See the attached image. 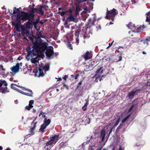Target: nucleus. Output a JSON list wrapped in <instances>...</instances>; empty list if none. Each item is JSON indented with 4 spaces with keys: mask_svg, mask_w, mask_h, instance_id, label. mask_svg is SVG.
Instances as JSON below:
<instances>
[{
    "mask_svg": "<svg viewBox=\"0 0 150 150\" xmlns=\"http://www.w3.org/2000/svg\"><path fill=\"white\" fill-rule=\"evenodd\" d=\"M0 69H1L3 71H4L5 70V69L3 68V66L2 65H0Z\"/></svg>",
    "mask_w": 150,
    "mask_h": 150,
    "instance_id": "45",
    "label": "nucleus"
},
{
    "mask_svg": "<svg viewBox=\"0 0 150 150\" xmlns=\"http://www.w3.org/2000/svg\"><path fill=\"white\" fill-rule=\"evenodd\" d=\"M129 116H130V115H127L125 117H124L122 119V123H124L125 122H126L127 120L128 119Z\"/></svg>",
    "mask_w": 150,
    "mask_h": 150,
    "instance_id": "26",
    "label": "nucleus"
},
{
    "mask_svg": "<svg viewBox=\"0 0 150 150\" xmlns=\"http://www.w3.org/2000/svg\"><path fill=\"white\" fill-rule=\"evenodd\" d=\"M68 145L67 142H62L60 144V147L61 148H63L64 147L67 146Z\"/></svg>",
    "mask_w": 150,
    "mask_h": 150,
    "instance_id": "25",
    "label": "nucleus"
},
{
    "mask_svg": "<svg viewBox=\"0 0 150 150\" xmlns=\"http://www.w3.org/2000/svg\"><path fill=\"white\" fill-rule=\"evenodd\" d=\"M79 32L78 30H77L75 31V35L76 37H78L79 36Z\"/></svg>",
    "mask_w": 150,
    "mask_h": 150,
    "instance_id": "34",
    "label": "nucleus"
},
{
    "mask_svg": "<svg viewBox=\"0 0 150 150\" xmlns=\"http://www.w3.org/2000/svg\"><path fill=\"white\" fill-rule=\"evenodd\" d=\"M18 100H16L14 101V103L16 104L18 103Z\"/></svg>",
    "mask_w": 150,
    "mask_h": 150,
    "instance_id": "52",
    "label": "nucleus"
},
{
    "mask_svg": "<svg viewBox=\"0 0 150 150\" xmlns=\"http://www.w3.org/2000/svg\"><path fill=\"white\" fill-rule=\"evenodd\" d=\"M147 86H150V83H149V82H148L147 84H146Z\"/></svg>",
    "mask_w": 150,
    "mask_h": 150,
    "instance_id": "57",
    "label": "nucleus"
},
{
    "mask_svg": "<svg viewBox=\"0 0 150 150\" xmlns=\"http://www.w3.org/2000/svg\"><path fill=\"white\" fill-rule=\"evenodd\" d=\"M45 112H43L42 111H41L40 112V113L39 115V116H40L41 115H42V117H43L45 118H46V117L45 115Z\"/></svg>",
    "mask_w": 150,
    "mask_h": 150,
    "instance_id": "32",
    "label": "nucleus"
},
{
    "mask_svg": "<svg viewBox=\"0 0 150 150\" xmlns=\"http://www.w3.org/2000/svg\"><path fill=\"white\" fill-rule=\"evenodd\" d=\"M42 31H41L37 32L35 40L33 42V47L36 49V50L38 51H44L45 52V54L47 57L50 58H53L54 51L53 47L52 46L47 47L48 44L42 40L41 38H44L47 40V38L42 35Z\"/></svg>",
    "mask_w": 150,
    "mask_h": 150,
    "instance_id": "1",
    "label": "nucleus"
},
{
    "mask_svg": "<svg viewBox=\"0 0 150 150\" xmlns=\"http://www.w3.org/2000/svg\"><path fill=\"white\" fill-rule=\"evenodd\" d=\"M133 107V105H132L131 107V108H130V109L129 110L128 112H130L131 111Z\"/></svg>",
    "mask_w": 150,
    "mask_h": 150,
    "instance_id": "47",
    "label": "nucleus"
},
{
    "mask_svg": "<svg viewBox=\"0 0 150 150\" xmlns=\"http://www.w3.org/2000/svg\"><path fill=\"white\" fill-rule=\"evenodd\" d=\"M22 59V57H21V56H19V57L18 58H17V59L19 60H21V59Z\"/></svg>",
    "mask_w": 150,
    "mask_h": 150,
    "instance_id": "50",
    "label": "nucleus"
},
{
    "mask_svg": "<svg viewBox=\"0 0 150 150\" xmlns=\"http://www.w3.org/2000/svg\"><path fill=\"white\" fill-rule=\"evenodd\" d=\"M4 27L2 25H0V32H1L4 30Z\"/></svg>",
    "mask_w": 150,
    "mask_h": 150,
    "instance_id": "37",
    "label": "nucleus"
},
{
    "mask_svg": "<svg viewBox=\"0 0 150 150\" xmlns=\"http://www.w3.org/2000/svg\"><path fill=\"white\" fill-rule=\"evenodd\" d=\"M76 12L78 13L81 10V9L79 8L78 6H76Z\"/></svg>",
    "mask_w": 150,
    "mask_h": 150,
    "instance_id": "40",
    "label": "nucleus"
},
{
    "mask_svg": "<svg viewBox=\"0 0 150 150\" xmlns=\"http://www.w3.org/2000/svg\"><path fill=\"white\" fill-rule=\"evenodd\" d=\"M34 121H35V120H33V122H32V124H33V127L32 128H33L34 130H35V128H36V124H37V122H34Z\"/></svg>",
    "mask_w": 150,
    "mask_h": 150,
    "instance_id": "33",
    "label": "nucleus"
},
{
    "mask_svg": "<svg viewBox=\"0 0 150 150\" xmlns=\"http://www.w3.org/2000/svg\"><path fill=\"white\" fill-rule=\"evenodd\" d=\"M103 71L102 67L100 68L97 70L96 74V76L97 77L95 80L97 82L98 80H99L100 81L101 80L102 77L104 76L103 74H102Z\"/></svg>",
    "mask_w": 150,
    "mask_h": 150,
    "instance_id": "13",
    "label": "nucleus"
},
{
    "mask_svg": "<svg viewBox=\"0 0 150 150\" xmlns=\"http://www.w3.org/2000/svg\"><path fill=\"white\" fill-rule=\"evenodd\" d=\"M13 82H18V81L17 80H13Z\"/></svg>",
    "mask_w": 150,
    "mask_h": 150,
    "instance_id": "58",
    "label": "nucleus"
},
{
    "mask_svg": "<svg viewBox=\"0 0 150 150\" xmlns=\"http://www.w3.org/2000/svg\"><path fill=\"white\" fill-rule=\"evenodd\" d=\"M113 128V126L111 124L105 126L102 129L100 132V137L102 139V141L103 142L105 137L106 135V138L107 140L108 139L110 135L112 132Z\"/></svg>",
    "mask_w": 150,
    "mask_h": 150,
    "instance_id": "4",
    "label": "nucleus"
},
{
    "mask_svg": "<svg viewBox=\"0 0 150 150\" xmlns=\"http://www.w3.org/2000/svg\"><path fill=\"white\" fill-rule=\"evenodd\" d=\"M67 11V13H69L70 14V15H72L73 14L72 11L71 9H69L67 11Z\"/></svg>",
    "mask_w": 150,
    "mask_h": 150,
    "instance_id": "39",
    "label": "nucleus"
},
{
    "mask_svg": "<svg viewBox=\"0 0 150 150\" xmlns=\"http://www.w3.org/2000/svg\"><path fill=\"white\" fill-rule=\"evenodd\" d=\"M113 42L114 41H113L111 43H109V47H110L112 45Z\"/></svg>",
    "mask_w": 150,
    "mask_h": 150,
    "instance_id": "49",
    "label": "nucleus"
},
{
    "mask_svg": "<svg viewBox=\"0 0 150 150\" xmlns=\"http://www.w3.org/2000/svg\"><path fill=\"white\" fill-rule=\"evenodd\" d=\"M39 57H36L31 59V62L32 63L36 65H37L39 64Z\"/></svg>",
    "mask_w": 150,
    "mask_h": 150,
    "instance_id": "20",
    "label": "nucleus"
},
{
    "mask_svg": "<svg viewBox=\"0 0 150 150\" xmlns=\"http://www.w3.org/2000/svg\"><path fill=\"white\" fill-rule=\"evenodd\" d=\"M90 36L86 33L85 31H82L81 32L80 37H76L74 42V43L76 45H78L79 43L80 38L81 37V39L83 41L84 43H85L86 40H88Z\"/></svg>",
    "mask_w": 150,
    "mask_h": 150,
    "instance_id": "8",
    "label": "nucleus"
},
{
    "mask_svg": "<svg viewBox=\"0 0 150 150\" xmlns=\"http://www.w3.org/2000/svg\"><path fill=\"white\" fill-rule=\"evenodd\" d=\"M21 21L14 20L12 23V25L15 27L16 30L18 31H20L19 27L21 24Z\"/></svg>",
    "mask_w": 150,
    "mask_h": 150,
    "instance_id": "16",
    "label": "nucleus"
},
{
    "mask_svg": "<svg viewBox=\"0 0 150 150\" xmlns=\"http://www.w3.org/2000/svg\"><path fill=\"white\" fill-rule=\"evenodd\" d=\"M59 14L62 16H64L65 15L67 14V11H62V12H59Z\"/></svg>",
    "mask_w": 150,
    "mask_h": 150,
    "instance_id": "29",
    "label": "nucleus"
},
{
    "mask_svg": "<svg viewBox=\"0 0 150 150\" xmlns=\"http://www.w3.org/2000/svg\"><path fill=\"white\" fill-rule=\"evenodd\" d=\"M113 24V23H112L111 22H110V24Z\"/></svg>",
    "mask_w": 150,
    "mask_h": 150,
    "instance_id": "64",
    "label": "nucleus"
},
{
    "mask_svg": "<svg viewBox=\"0 0 150 150\" xmlns=\"http://www.w3.org/2000/svg\"><path fill=\"white\" fill-rule=\"evenodd\" d=\"M34 101L33 100H30L29 102V105L30 106H31V105H32L34 104Z\"/></svg>",
    "mask_w": 150,
    "mask_h": 150,
    "instance_id": "38",
    "label": "nucleus"
},
{
    "mask_svg": "<svg viewBox=\"0 0 150 150\" xmlns=\"http://www.w3.org/2000/svg\"><path fill=\"white\" fill-rule=\"evenodd\" d=\"M93 8V7L92 5H91L88 4L87 6H86L85 7H84V11L83 12L85 13H89L90 12L89 10L92 9Z\"/></svg>",
    "mask_w": 150,
    "mask_h": 150,
    "instance_id": "18",
    "label": "nucleus"
},
{
    "mask_svg": "<svg viewBox=\"0 0 150 150\" xmlns=\"http://www.w3.org/2000/svg\"><path fill=\"white\" fill-rule=\"evenodd\" d=\"M82 81H81L78 83V84L79 85H81V84Z\"/></svg>",
    "mask_w": 150,
    "mask_h": 150,
    "instance_id": "53",
    "label": "nucleus"
},
{
    "mask_svg": "<svg viewBox=\"0 0 150 150\" xmlns=\"http://www.w3.org/2000/svg\"><path fill=\"white\" fill-rule=\"evenodd\" d=\"M49 69V67L48 65H45L43 67H40L37 70L35 75L38 77L40 76H44L46 72L48 71Z\"/></svg>",
    "mask_w": 150,
    "mask_h": 150,
    "instance_id": "7",
    "label": "nucleus"
},
{
    "mask_svg": "<svg viewBox=\"0 0 150 150\" xmlns=\"http://www.w3.org/2000/svg\"><path fill=\"white\" fill-rule=\"evenodd\" d=\"M13 13L15 14L13 21L14 20H23L24 19L25 16L29 14L25 12L21 11L19 9H17L16 7L13 8Z\"/></svg>",
    "mask_w": 150,
    "mask_h": 150,
    "instance_id": "5",
    "label": "nucleus"
},
{
    "mask_svg": "<svg viewBox=\"0 0 150 150\" xmlns=\"http://www.w3.org/2000/svg\"><path fill=\"white\" fill-rule=\"evenodd\" d=\"M140 91V90L139 89H134L128 93L127 96L130 99L132 100L134 96L137 94V93L139 92Z\"/></svg>",
    "mask_w": 150,
    "mask_h": 150,
    "instance_id": "14",
    "label": "nucleus"
},
{
    "mask_svg": "<svg viewBox=\"0 0 150 150\" xmlns=\"http://www.w3.org/2000/svg\"><path fill=\"white\" fill-rule=\"evenodd\" d=\"M79 76V74H77L75 75H71V76L73 78V79H76Z\"/></svg>",
    "mask_w": 150,
    "mask_h": 150,
    "instance_id": "30",
    "label": "nucleus"
},
{
    "mask_svg": "<svg viewBox=\"0 0 150 150\" xmlns=\"http://www.w3.org/2000/svg\"><path fill=\"white\" fill-rule=\"evenodd\" d=\"M144 44H146H146H147V45H148V42H146H146H144Z\"/></svg>",
    "mask_w": 150,
    "mask_h": 150,
    "instance_id": "56",
    "label": "nucleus"
},
{
    "mask_svg": "<svg viewBox=\"0 0 150 150\" xmlns=\"http://www.w3.org/2000/svg\"><path fill=\"white\" fill-rule=\"evenodd\" d=\"M34 130L33 129V128H31L29 131L30 133L28 134L27 135H26L25 137L26 138H27L28 137L30 136L31 135H33L34 134Z\"/></svg>",
    "mask_w": 150,
    "mask_h": 150,
    "instance_id": "23",
    "label": "nucleus"
},
{
    "mask_svg": "<svg viewBox=\"0 0 150 150\" xmlns=\"http://www.w3.org/2000/svg\"><path fill=\"white\" fill-rule=\"evenodd\" d=\"M36 111V110L35 109H33V112L34 113H35Z\"/></svg>",
    "mask_w": 150,
    "mask_h": 150,
    "instance_id": "55",
    "label": "nucleus"
},
{
    "mask_svg": "<svg viewBox=\"0 0 150 150\" xmlns=\"http://www.w3.org/2000/svg\"><path fill=\"white\" fill-rule=\"evenodd\" d=\"M35 15L33 13H29L25 16V17L23 20L25 19L28 20L25 25V28L27 29H30L32 28L33 25H34L35 27V25L38 23V20L37 19L36 21H34V18Z\"/></svg>",
    "mask_w": 150,
    "mask_h": 150,
    "instance_id": "3",
    "label": "nucleus"
},
{
    "mask_svg": "<svg viewBox=\"0 0 150 150\" xmlns=\"http://www.w3.org/2000/svg\"><path fill=\"white\" fill-rule=\"evenodd\" d=\"M146 42H148L150 41V38H146Z\"/></svg>",
    "mask_w": 150,
    "mask_h": 150,
    "instance_id": "51",
    "label": "nucleus"
},
{
    "mask_svg": "<svg viewBox=\"0 0 150 150\" xmlns=\"http://www.w3.org/2000/svg\"><path fill=\"white\" fill-rule=\"evenodd\" d=\"M22 63H17L15 66H13L12 67H11V69L13 73H17L19 71L20 65H21V66H22Z\"/></svg>",
    "mask_w": 150,
    "mask_h": 150,
    "instance_id": "15",
    "label": "nucleus"
},
{
    "mask_svg": "<svg viewBox=\"0 0 150 150\" xmlns=\"http://www.w3.org/2000/svg\"><path fill=\"white\" fill-rule=\"evenodd\" d=\"M68 77V76L67 75H65L64 77H63V79L64 80H66V79Z\"/></svg>",
    "mask_w": 150,
    "mask_h": 150,
    "instance_id": "48",
    "label": "nucleus"
},
{
    "mask_svg": "<svg viewBox=\"0 0 150 150\" xmlns=\"http://www.w3.org/2000/svg\"><path fill=\"white\" fill-rule=\"evenodd\" d=\"M122 126V125L121 124H120L118 127L117 128L116 130H118L119 129H120Z\"/></svg>",
    "mask_w": 150,
    "mask_h": 150,
    "instance_id": "42",
    "label": "nucleus"
},
{
    "mask_svg": "<svg viewBox=\"0 0 150 150\" xmlns=\"http://www.w3.org/2000/svg\"><path fill=\"white\" fill-rule=\"evenodd\" d=\"M44 53V51H38L36 50V48H34L33 46V50L32 51H29L28 52V54L26 57V59L27 60L30 59V56H34L36 55L42 54Z\"/></svg>",
    "mask_w": 150,
    "mask_h": 150,
    "instance_id": "9",
    "label": "nucleus"
},
{
    "mask_svg": "<svg viewBox=\"0 0 150 150\" xmlns=\"http://www.w3.org/2000/svg\"><path fill=\"white\" fill-rule=\"evenodd\" d=\"M142 53H143V54H146V52H145V51H143V52H142Z\"/></svg>",
    "mask_w": 150,
    "mask_h": 150,
    "instance_id": "60",
    "label": "nucleus"
},
{
    "mask_svg": "<svg viewBox=\"0 0 150 150\" xmlns=\"http://www.w3.org/2000/svg\"><path fill=\"white\" fill-rule=\"evenodd\" d=\"M8 84L5 80L2 79L0 80V92L2 93L9 92L7 86Z\"/></svg>",
    "mask_w": 150,
    "mask_h": 150,
    "instance_id": "10",
    "label": "nucleus"
},
{
    "mask_svg": "<svg viewBox=\"0 0 150 150\" xmlns=\"http://www.w3.org/2000/svg\"><path fill=\"white\" fill-rule=\"evenodd\" d=\"M107 9H108V8ZM117 13L118 11L114 8L110 11L107 10L105 17L110 20L111 19L112 21H113L115 16Z\"/></svg>",
    "mask_w": 150,
    "mask_h": 150,
    "instance_id": "11",
    "label": "nucleus"
},
{
    "mask_svg": "<svg viewBox=\"0 0 150 150\" xmlns=\"http://www.w3.org/2000/svg\"><path fill=\"white\" fill-rule=\"evenodd\" d=\"M93 139V138L92 136L91 137V139L88 141H87L86 142V143H89V142H91L92 141V140Z\"/></svg>",
    "mask_w": 150,
    "mask_h": 150,
    "instance_id": "43",
    "label": "nucleus"
},
{
    "mask_svg": "<svg viewBox=\"0 0 150 150\" xmlns=\"http://www.w3.org/2000/svg\"><path fill=\"white\" fill-rule=\"evenodd\" d=\"M142 27L140 26H138L137 27H135L134 30V32L135 33H139L142 31Z\"/></svg>",
    "mask_w": 150,
    "mask_h": 150,
    "instance_id": "22",
    "label": "nucleus"
},
{
    "mask_svg": "<svg viewBox=\"0 0 150 150\" xmlns=\"http://www.w3.org/2000/svg\"><path fill=\"white\" fill-rule=\"evenodd\" d=\"M87 108V107L86 106H85L84 105L82 107V109L84 110V111H85V110Z\"/></svg>",
    "mask_w": 150,
    "mask_h": 150,
    "instance_id": "44",
    "label": "nucleus"
},
{
    "mask_svg": "<svg viewBox=\"0 0 150 150\" xmlns=\"http://www.w3.org/2000/svg\"><path fill=\"white\" fill-rule=\"evenodd\" d=\"M42 7L45 8H46L44 7V6H43L42 7V6H40V8H37L36 9V12L37 13H39L41 15H43L44 14V12L42 10Z\"/></svg>",
    "mask_w": 150,
    "mask_h": 150,
    "instance_id": "21",
    "label": "nucleus"
},
{
    "mask_svg": "<svg viewBox=\"0 0 150 150\" xmlns=\"http://www.w3.org/2000/svg\"><path fill=\"white\" fill-rule=\"evenodd\" d=\"M78 2H82V1H81L80 0H77Z\"/></svg>",
    "mask_w": 150,
    "mask_h": 150,
    "instance_id": "61",
    "label": "nucleus"
},
{
    "mask_svg": "<svg viewBox=\"0 0 150 150\" xmlns=\"http://www.w3.org/2000/svg\"><path fill=\"white\" fill-rule=\"evenodd\" d=\"M69 35H67V36H66V38H67V39H68V40H71V39H72V37H71V38H70L69 39H68V37H69Z\"/></svg>",
    "mask_w": 150,
    "mask_h": 150,
    "instance_id": "46",
    "label": "nucleus"
},
{
    "mask_svg": "<svg viewBox=\"0 0 150 150\" xmlns=\"http://www.w3.org/2000/svg\"><path fill=\"white\" fill-rule=\"evenodd\" d=\"M150 14V11H149L148 12H147V13H146V15H147V16L146 17V21H149V24H150V19H149L148 17H147V16H148L149 14Z\"/></svg>",
    "mask_w": 150,
    "mask_h": 150,
    "instance_id": "28",
    "label": "nucleus"
},
{
    "mask_svg": "<svg viewBox=\"0 0 150 150\" xmlns=\"http://www.w3.org/2000/svg\"><path fill=\"white\" fill-rule=\"evenodd\" d=\"M67 21L76 22L77 21L76 16L71 15L67 17Z\"/></svg>",
    "mask_w": 150,
    "mask_h": 150,
    "instance_id": "17",
    "label": "nucleus"
},
{
    "mask_svg": "<svg viewBox=\"0 0 150 150\" xmlns=\"http://www.w3.org/2000/svg\"><path fill=\"white\" fill-rule=\"evenodd\" d=\"M3 149V147L1 146H0V150H2Z\"/></svg>",
    "mask_w": 150,
    "mask_h": 150,
    "instance_id": "59",
    "label": "nucleus"
},
{
    "mask_svg": "<svg viewBox=\"0 0 150 150\" xmlns=\"http://www.w3.org/2000/svg\"><path fill=\"white\" fill-rule=\"evenodd\" d=\"M33 107V105H31V106L29 105L28 106H26L25 107V108L27 109L28 110H30L31 108Z\"/></svg>",
    "mask_w": 150,
    "mask_h": 150,
    "instance_id": "35",
    "label": "nucleus"
},
{
    "mask_svg": "<svg viewBox=\"0 0 150 150\" xmlns=\"http://www.w3.org/2000/svg\"><path fill=\"white\" fill-rule=\"evenodd\" d=\"M56 90L57 91V92H58L59 91V89H57Z\"/></svg>",
    "mask_w": 150,
    "mask_h": 150,
    "instance_id": "63",
    "label": "nucleus"
},
{
    "mask_svg": "<svg viewBox=\"0 0 150 150\" xmlns=\"http://www.w3.org/2000/svg\"><path fill=\"white\" fill-rule=\"evenodd\" d=\"M85 101H86V103L84 104V105L87 107L88 104V100L86 99Z\"/></svg>",
    "mask_w": 150,
    "mask_h": 150,
    "instance_id": "41",
    "label": "nucleus"
},
{
    "mask_svg": "<svg viewBox=\"0 0 150 150\" xmlns=\"http://www.w3.org/2000/svg\"><path fill=\"white\" fill-rule=\"evenodd\" d=\"M85 60H88L91 58V56L89 52L87 51L83 56Z\"/></svg>",
    "mask_w": 150,
    "mask_h": 150,
    "instance_id": "19",
    "label": "nucleus"
},
{
    "mask_svg": "<svg viewBox=\"0 0 150 150\" xmlns=\"http://www.w3.org/2000/svg\"><path fill=\"white\" fill-rule=\"evenodd\" d=\"M67 46L69 49L71 50H73V47L72 45L70 43H68L67 44Z\"/></svg>",
    "mask_w": 150,
    "mask_h": 150,
    "instance_id": "31",
    "label": "nucleus"
},
{
    "mask_svg": "<svg viewBox=\"0 0 150 150\" xmlns=\"http://www.w3.org/2000/svg\"><path fill=\"white\" fill-rule=\"evenodd\" d=\"M11 88L24 95L31 97L33 96L32 91L29 89L26 88L24 87L13 83L11 84Z\"/></svg>",
    "mask_w": 150,
    "mask_h": 150,
    "instance_id": "2",
    "label": "nucleus"
},
{
    "mask_svg": "<svg viewBox=\"0 0 150 150\" xmlns=\"http://www.w3.org/2000/svg\"><path fill=\"white\" fill-rule=\"evenodd\" d=\"M68 22L67 21L65 22L64 23V25L65 27L66 28H68L69 26L68 25Z\"/></svg>",
    "mask_w": 150,
    "mask_h": 150,
    "instance_id": "36",
    "label": "nucleus"
},
{
    "mask_svg": "<svg viewBox=\"0 0 150 150\" xmlns=\"http://www.w3.org/2000/svg\"><path fill=\"white\" fill-rule=\"evenodd\" d=\"M127 27L130 29L134 30L135 28L134 24H132L131 23H130L128 25H127Z\"/></svg>",
    "mask_w": 150,
    "mask_h": 150,
    "instance_id": "24",
    "label": "nucleus"
},
{
    "mask_svg": "<svg viewBox=\"0 0 150 150\" xmlns=\"http://www.w3.org/2000/svg\"><path fill=\"white\" fill-rule=\"evenodd\" d=\"M101 148H98V150H101ZM102 150H107V149H105V148H104Z\"/></svg>",
    "mask_w": 150,
    "mask_h": 150,
    "instance_id": "54",
    "label": "nucleus"
},
{
    "mask_svg": "<svg viewBox=\"0 0 150 150\" xmlns=\"http://www.w3.org/2000/svg\"><path fill=\"white\" fill-rule=\"evenodd\" d=\"M50 122L51 120L50 119H47V117L45 118L44 120L43 124L40 126L39 131L42 133H43L44 132L45 129L50 124Z\"/></svg>",
    "mask_w": 150,
    "mask_h": 150,
    "instance_id": "12",
    "label": "nucleus"
},
{
    "mask_svg": "<svg viewBox=\"0 0 150 150\" xmlns=\"http://www.w3.org/2000/svg\"><path fill=\"white\" fill-rule=\"evenodd\" d=\"M114 122L115 123L114 126H116L118 125L120 122V119L119 118H117V119L114 120Z\"/></svg>",
    "mask_w": 150,
    "mask_h": 150,
    "instance_id": "27",
    "label": "nucleus"
},
{
    "mask_svg": "<svg viewBox=\"0 0 150 150\" xmlns=\"http://www.w3.org/2000/svg\"><path fill=\"white\" fill-rule=\"evenodd\" d=\"M59 134L55 135L54 136L50 138V139L45 144H44L45 149L46 150H50L51 146L55 144L59 140Z\"/></svg>",
    "mask_w": 150,
    "mask_h": 150,
    "instance_id": "6",
    "label": "nucleus"
},
{
    "mask_svg": "<svg viewBox=\"0 0 150 150\" xmlns=\"http://www.w3.org/2000/svg\"><path fill=\"white\" fill-rule=\"evenodd\" d=\"M112 150H117L115 148H113Z\"/></svg>",
    "mask_w": 150,
    "mask_h": 150,
    "instance_id": "62",
    "label": "nucleus"
}]
</instances>
